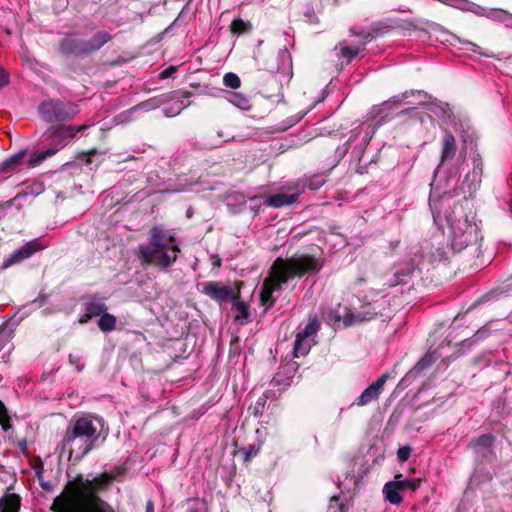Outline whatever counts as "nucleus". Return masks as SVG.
<instances>
[{"label": "nucleus", "mask_w": 512, "mask_h": 512, "mask_svg": "<svg viewBox=\"0 0 512 512\" xmlns=\"http://www.w3.org/2000/svg\"><path fill=\"white\" fill-rule=\"evenodd\" d=\"M89 124L83 125H52L47 131V138L51 143V147L40 152L33 153L28 160L29 167L41 165L46 159L55 155L59 150L64 148L75 136L87 130Z\"/></svg>", "instance_id": "20e7f679"}, {"label": "nucleus", "mask_w": 512, "mask_h": 512, "mask_svg": "<svg viewBox=\"0 0 512 512\" xmlns=\"http://www.w3.org/2000/svg\"><path fill=\"white\" fill-rule=\"evenodd\" d=\"M415 272V267L412 261H407L402 264L393 265L390 268V277L386 280L389 288L396 286H404L409 284Z\"/></svg>", "instance_id": "0eeeda50"}, {"label": "nucleus", "mask_w": 512, "mask_h": 512, "mask_svg": "<svg viewBox=\"0 0 512 512\" xmlns=\"http://www.w3.org/2000/svg\"><path fill=\"white\" fill-rule=\"evenodd\" d=\"M38 113L44 122L58 125L74 119L80 113V109L71 101L49 99L39 104Z\"/></svg>", "instance_id": "39448f33"}, {"label": "nucleus", "mask_w": 512, "mask_h": 512, "mask_svg": "<svg viewBox=\"0 0 512 512\" xmlns=\"http://www.w3.org/2000/svg\"><path fill=\"white\" fill-rule=\"evenodd\" d=\"M244 453V461L249 462L252 458L258 455L260 447L256 445H250L248 448L242 449Z\"/></svg>", "instance_id": "473e14b6"}, {"label": "nucleus", "mask_w": 512, "mask_h": 512, "mask_svg": "<svg viewBox=\"0 0 512 512\" xmlns=\"http://www.w3.org/2000/svg\"><path fill=\"white\" fill-rule=\"evenodd\" d=\"M17 445H18V448L19 450L23 453V454H27L28 453V443H27V440L26 439H21L17 442Z\"/></svg>", "instance_id": "37998d69"}, {"label": "nucleus", "mask_w": 512, "mask_h": 512, "mask_svg": "<svg viewBox=\"0 0 512 512\" xmlns=\"http://www.w3.org/2000/svg\"><path fill=\"white\" fill-rule=\"evenodd\" d=\"M96 154V149H91L90 151L83 153L81 159L85 162L87 166L92 164V157Z\"/></svg>", "instance_id": "ea45409f"}, {"label": "nucleus", "mask_w": 512, "mask_h": 512, "mask_svg": "<svg viewBox=\"0 0 512 512\" xmlns=\"http://www.w3.org/2000/svg\"><path fill=\"white\" fill-rule=\"evenodd\" d=\"M359 53L358 48H352L349 46H344L340 49V55L345 58L347 61H351L355 58Z\"/></svg>", "instance_id": "2f4dec72"}, {"label": "nucleus", "mask_w": 512, "mask_h": 512, "mask_svg": "<svg viewBox=\"0 0 512 512\" xmlns=\"http://www.w3.org/2000/svg\"><path fill=\"white\" fill-rule=\"evenodd\" d=\"M223 83L228 88L237 89L241 85V80L237 74L229 72L224 75Z\"/></svg>", "instance_id": "c756f323"}, {"label": "nucleus", "mask_w": 512, "mask_h": 512, "mask_svg": "<svg viewBox=\"0 0 512 512\" xmlns=\"http://www.w3.org/2000/svg\"><path fill=\"white\" fill-rule=\"evenodd\" d=\"M394 298V302H395V305L396 306H401L404 304L405 302V299H403V297H396V296H393Z\"/></svg>", "instance_id": "49530a36"}, {"label": "nucleus", "mask_w": 512, "mask_h": 512, "mask_svg": "<svg viewBox=\"0 0 512 512\" xmlns=\"http://www.w3.org/2000/svg\"><path fill=\"white\" fill-rule=\"evenodd\" d=\"M59 51L65 56L84 58L88 56L86 39L67 36L59 42Z\"/></svg>", "instance_id": "9d476101"}, {"label": "nucleus", "mask_w": 512, "mask_h": 512, "mask_svg": "<svg viewBox=\"0 0 512 512\" xmlns=\"http://www.w3.org/2000/svg\"><path fill=\"white\" fill-rule=\"evenodd\" d=\"M42 184L40 183H35V184H32L30 186H27L23 191L19 192L18 194H24L22 196V199L27 197L28 195H32V194H38L42 191Z\"/></svg>", "instance_id": "f704fd0d"}, {"label": "nucleus", "mask_w": 512, "mask_h": 512, "mask_svg": "<svg viewBox=\"0 0 512 512\" xmlns=\"http://www.w3.org/2000/svg\"><path fill=\"white\" fill-rule=\"evenodd\" d=\"M24 194H17L12 199L0 203V220L3 219L7 215V210L11 208L12 206H17V209L19 210L21 208V204L19 201L22 199V196Z\"/></svg>", "instance_id": "cd10ccee"}, {"label": "nucleus", "mask_w": 512, "mask_h": 512, "mask_svg": "<svg viewBox=\"0 0 512 512\" xmlns=\"http://www.w3.org/2000/svg\"><path fill=\"white\" fill-rule=\"evenodd\" d=\"M190 95H191V92H189V91L182 92L183 97H189Z\"/></svg>", "instance_id": "3c124183"}, {"label": "nucleus", "mask_w": 512, "mask_h": 512, "mask_svg": "<svg viewBox=\"0 0 512 512\" xmlns=\"http://www.w3.org/2000/svg\"><path fill=\"white\" fill-rule=\"evenodd\" d=\"M235 293L230 301L232 303V308L235 310L234 320L239 322L241 325L248 324L251 322V314L249 310V306L241 299V288L243 286L242 281H235Z\"/></svg>", "instance_id": "9b49d317"}, {"label": "nucleus", "mask_w": 512, "mask_h": 512, "mask_svg": "<svg viewBox=\"0 0 512 512\" xmlns=\"http://www.w3.org/2000/svg\"><path fill=\"white\" fill-rule=\"evenodd\" d=\"M116 323V317L106 311L100 316V319L98 320V327L102 332L108 333L115 330Z\"/></svg>", "instance_id": "5701e85b"}, {"label": "nucleus", "mask_w": 512, "mask_h": 512, "mask_svg": "<svg viewBox=\"0 0 512 512\" xmlns=\"http://www.w3.org/2000/svg\"><path fill=\"white\" fill-rule=\"evenodd\" d=\"M175 237L168 234L165 230L158 226L151 228L149 232V242L143 246H153L158 248L159 246L175 245Z\"/></svg>", "instance_id": "4468645a"}, {"label": "nucleus", "mask_w": 512, "mask_h": 512, "mask_svg": "<svg viewBox=\"0 0 512 512\" xmlns=\"http://www.w3.org/2000/svg\"><path fill=\"white\" fill-rule=\"evenodd\" d=\"M145 512H154V503L152 500H148L145 505Z\"/></svg>", "instance_id": "a18cd8bd"}, {"label": "nucleus", "mask_w": 512, "mask_h": 512, "mask_svg": "<svg viewBox=\"0 0 512 512\" xmlns=\"http://www.w3.org/2000/svg\"><path fill=\"white\" fill-rule=\"evenodd\" d=\"M9 84V73L0 66V90Z\"/></svg>", "instance_id": "4c0bfd02"}, {"label": "nucleus", "mask_w": 512, "mask_h": 512, "mask_svg": "<svg viewBox=\"0 0 512 512\" xmlns=\"http://www.w3.org/2000/svg\"><path fill=\"white\" fill-rule=\"evenodd\" d=\"M384 386V374H381L375 382L369 385L352 403V405L357 406H367L378 400L380 394L382 392V388Z\"/></svg>", "instance_id": "f8f14e48"}, {"label": "nucleus", "mask_w": 512, "mask_h": 512, "mask_svg": "<svg viewBox=\"0 0 512 512\" xmlns=\"http://www.w3.org/2000/svg\"><path fill=\"white\" fill-rule=\"evenodd\" d=\"M43 248L44 246L39 242L38 239L31 240L13 251L10 256L4 260L2 268L6 269L12 265L21 263Z\"/></svg>", "instance_id": "6e6552de"}, {"label": "nucleus", "mask_w": 512, "mask_h": 512, "mask_svg": "<svg viewBox=\"0 0 512 512\" xmlns=\"http://www.w3.org/2000/svg\"><path fill=\"white\" fill-rule=\"evenodd\" d=\"M310 350V345L306 339L303 337L296 336L294 348H293V356L298 358L300 356L306 355Z\"/></svg>", "instance_id": "a878e982"}, {"label": "nucleus", "mask_w": 512, "mask_h": 512, "mask_svg": "<svg viewBox=\"0 0 512 512\" xmlns=\"http://www.w3.org/2000/svg\"><path fill=\"white\" fill-rule=\"evenodd\" d=\"M84 310L87 311L90 316L98 317L107 311V306L101 302L96 300H90L83 304Z\"/></svg>", "instance_id": "b1692460"}, {"label": "nucleus", "mask_w": 512, "mask_h": 512, "mask_svg": "<svg viewBox=\"0 0 512 512\" xmlns=\"http://www.w3.org/2000/svg\"><path fill=\"white\" fill-rule=\"evenodd\" d=\"M496 437L492 433L482 434L476 438H472L468 443V448L473 449L477 454L484 455L485 450H491Z\"/></svg>", "instance_id": "f3484780"}, {"label": "nucleus", "mask_w": 512, "mask_h": 512, "mask_svg": "<svg viewBox=\"0 0 512 512\" xmlns=\"http://www.w3.org/2000/svg\"><path fill=\"white\" fill-rule=\"evenodd\" d=\"M401 483L403 484V488L404 490H411L413 492H415L419 487H420V483H421V480L420 479H402L401 478Z\"/></svg>", "instance_id": "72a5a7b5"}, {"label": "nucleus", "mask_w": 512, "mask_h": 512, "mask_svg": "<svg viewBox=\"0 0 512 512\" xmlns=\"http://www.w3.org/2000/svg\"><path fill=\"white\" fill-rule=\"evenodd\" d=\"M410 455H411V447L408 445L400 447L397 451V457L400 462L407 461L409 459Z\"/></svg>", "instance_id": "c9c22d12"}, {"label": "nucleus", "mask_w": 512, "mask_h": 512, "mask_svg": "<svg viewBox=\"0 0 512 512\" xmlns=\"http://www.w3.org/2000/svg\"><path fill=\"white\" fill-rule=\"evenodd\" d=\"M321 267L319 259L310 254H296L288 259L277 257L270 268L269 276L263 281L260 291L261 305L266 309L271 308L276 302L274 291L281 290L290 278L317 274Z\"/></svg>", "instance_id": "f03ea898"}, {"label": "nucleus", "mask_w": 512, "mask_h": 512, "mask_svg": "<svg viewBox=\"0 0 512 512\" xmlns=\"http://www.w3.org/2000/svg\"><path fill=\"white\" fill-rule=\"evenodd\" d=\"M457 152V142L453 134L446 130L442 138L440 164L452 160Z\"/></svg>", "instance_id": "dca6fc26"}, {"label": "nucleus", "mask_w": 512, "mask_h": 512, "mask_svg": "<svg viewBox=\"0 0 512 512\" xmlns=\"http://www.w3.org/2000/svg\"><path fill=\"white\" fill-rule=\"evenodd\" d=\"M68 359H69V363H71L73 365H76V368H77L78 371L82 370V367H80L78 365V363L80 361V356L74 355V354H70Z\"/></svg>", "instance_id": "79ce46f5"}, {"label": "nucleus", "mask_w": 512, "mask_h": 512, "mask_svg": "<svg viewBox=\"0 0 512 512\" xmlns=\"http://www.w3.org/2000/svg\"><path fill=\"white\" fill-rule=\"evenodd\" d=\"M27 155L28 151L26 149H22L17 153L8 156L0 163V172H13L18 170L19 167L24 164L26 165V168H30L28 165L29 158H27Z\"/></svg>", "instance_id": "ddd939ff"}, {"label": "nucleus", "mask_w": 512, "mask_h": 512, "mask_svg": "<svg viewBox=\"0 0 512 512\" xmlns=\"http://www.w3.org/2000/svg\"><path fill=\"white\" fill-rule=\"evenodd\" d=\"M180 248L178 245L139 246L138 258L143 265H153L160 270L169 269L177 260Z\"/></svg>", "instance_id": "423d86ee"}, {"label": "nucleus", "mask_w": 512, "mask_h": 512, "mask_svg": "<svg viewBox=\"0 0 512 512\" xmlns=\"http://www.w3.org/2000/svg\"><path fill=\"white\" fill-rule=\"evenodd\" d=\"M402 474H397L394 481L386 482V501L399 505L403 501L402 494L406 491L401 483Z\"/></svg>", "instance_id": "2eb2a0df"}, {"label": "nucleus", "mask_w": 512, "mask_h": 512, "mask_svg": "<svg viewBox=\"0 0 512 512\" xmlns=\"http://www.w3.org/2000/svg\"><path fill=\"white\" fill-rule=\"evenodd\" d=\"M404 324H405L404 321H400L399 323H397V327L394 329V333L397 332L398 327H400V326H402Z\"/></svg>", "instance_id": "8fccbe9b"}, {"label": "nucleus", "mask_w": 512, "mask_h": 512, "mask_svg": "<svg viewBox=\"0 0 512 512\" xmlns=\"http://www.w3.org/2000/svg\"><path fill=\"white\" fill-rule=\"evenodd\" d=\"M102 422L101 417L93 414L74 416L58 444L60 453L67 452L69 459L75 453L76 461L83 459L88 453L97 448L100 438L98 425L102 426Z\"/></svg>", "instance_id": "7ed1b4c3"}, {"label": "nucleus", "mask_w": 512, "mask_h": 512, "mask_svg": "<svg viewBox=\"0 0 512 512\" xmlns=\"http://www.w3.org/2000/svg\"><path fill=\"white\" fill-rule=\"evenodd\" d=\"M231 102L240 109L246 110L250 107V101L247 96L241 93H233Z\"/></svg>", "instance_id": "7c9ffc66"}, {"label": "nucleus", "mask_w": 512, "mask_h": 512, "mask_svg": "<svg viewBox=\"0 0 512 512\" xmlns=\"http://www.w3.org/2000/svg\"><path fill=\"white\" fill-rule=\"evenodd\" d=\"M92 318H93V317H92V316H90V314H89L87 311H85V312L80 316V318H79L78 322H79L80 324H86V323H87V322H89Z\"/></svg>", "instance_id": "c03bdc74"}, {"label": "nucleus", "mask_w": 512, "mask_h": 512, "mask_svg": "<svg viewBox=\"0 0 512 512\" xmlns=\"http://www.w3.org/2000/svg\"><path fill=\"white\" fill-rule=\"evenodd\" d=\"M332 314L335 322H340L342 319L344 327H350L357 322L363 321L360 314H354L350 311H347L343 317L338 313V311H335Z\"/></svg>", "instance_id": "393cba45"}, {"label": "nucleus", "mask_w": 512, "mask_h": 512, "mask_svg": "<svg viewBox=\"0 0 512 512\" xmlns=\"http://www.w3.org/2000/svg\"><path fill=\"white\" fill-rule=\"evenodd\" d=\"M214 265L217 266V267H220L221 266V260L220 259H217L215 262H214Z\"/></svg>", "instance_id": "603ef678"}, {"label": "nucleus", "mask_w": 512, "mask_h": 512, "mask_svg": "<svg viewBox=\"0 0 512 512\" xmlns=\"http://www.w3.org/2000/svg\"><path fill=\"white\" fill-rule=\"evenodd\" d=\"M473 172L479 176L483 173V160L480 155H476L473 158Z\"/></svg>", "instance_id": "e433bc0d"}, {"label": "nucleus", "mask_w": 512, "mask_h": 512, "mask_svg": "<svg viewBox=\"0 0 512 512\" xmlns=\"http://www.w3.org/2000/svg\"><path fill=\"white\" fill-rule=\"evenodd\" d=\"M113 39V35L107 31H97L90 39H86L88 56L96 53Z\"/></svg>", "instance_id": "a211bd4d"}, {"label": "nucleus", "mask_w": 512, "mask_h": 512, "mask_svg": "<svg viewBox=\"0 0 512 512\" xmlns=\"http://www.w3.org/2000/svg\"><path fill=\"white\" fill-rule=\"evenodd\" d=\"M22 499L19 494L5 492L0 497V512H20Z\"/></svg>", "instance_id": "6ab92c4d"}, {"label": "nucleus", "mask_w": 512, "mask_h": 512, "mask_svg": "<svg viewBox=\"0 0 512 512\" xmlns=\"http://www.w3.org/2000/svg\"><path fill=\"white\" fill-rule=\"evenodd\" d=\"M152 103H153V100H152V99H150V100H148V101H145V102L141 103L139 106H140L141 108H143V109H144V108H149V107H154V106L152 105Z\"/></svg>", "instance_id": "de8ad7c7"}, {"label": "nucleus", "mask_w": 512, "mask_h": 512, "mask_svg": "<svg viewBox=\"0 0 512 512\" xmlns=\"http://www.w3.org/2000/svg\"><path fill=\"white\" fill-rule=\"evenodd\" d=\"M297 198L298 194H288L281 192L270 195L266 200V204L271 207L280 208L293 204L296 202Z\"/></svg>", "instance_id": "412c9836"}, {"label": "nucleus", "mask_w": 512, "mask_h": 512, "mask_svg": "<svg viewBox=\"0 0 512 512\" xmlns=\"http://www.w3.org/2000/svg\"><path fill=\"white\" fill-rule=\"evenodd\" d=\"M127 468L124 465L113 467L110 472H102L92 479L83 474L68 481L60 495L51 506L53 512H116L115 509L99 495L110 490L118 477L124 476Z\"/></svg>", "instance_id": "f257e3e1"}, {"label": "nucleus", "mask_w": 512, "mask_h": 512, "mask_svg": "<svg viewBox=\"0 0 512 512\" xmlns=\"http://www.w3.org/2000/svg\"><path fill=\"white\" fill-rule=\"evenodd\" d=\"M202 293L216 301L220 305L231 301L235 293V287L223 285L219 281H209L203 284Z\"/></svg>", "instance_id": "1a4fd4ad"}, {"label": "nucleus", "mask_w": 512, "mask_h": 512, "mask_svg": "<svg viewBox=\"0 0 512 512\" xmlns=\"http://www.w3.org/2000/svg\"><path fill=\"white\" fill-rule=\"evenodd\" d=\"M266 401H267V396L265 394H262L261 396L258 397V399L255 401V403L253 405H250V407L248 408L249 412L254 417L262 416L264 413Z\"/></svg>", "instance_id": "bb28decb"}, {"label": "nucleus", "mask_w": 512, "mask_h": 512, "mask_svg": "<svg viewBox=\"0 0 512 512\" xmlns=\"http://www.w3.org/2000/svg\"><path fill=\"white\" fill-rule=\"evenodd\" d=\"M314 332H315V329H314L313 325H312V324H308V325H306V327L304 328L303 332H298V333L296 334V336L303 337V339H306V340H307V338H308L310 335H312Z\"/></svg>", "instance_id": "58836bf2"}, {"label": "nucleus", "mask_w": 512, "mask_h": 512, "mask_svg": "<svg viewBox=\"0 0 512 512\" xmlns=\"http://www.w3.org/2000/svg\"><path fill=\"white\" fill-rule=\"evenodd\" d=\"M252 31V23L242 18H235L230 24V32L233 35L241 36Z\"/></svg>", "instance_id": "4be33fe9"}, {"label": "nucleus", "mask_w": 512, "mask_h": 512, "mask_svg": "<svg viewBox=\"0 0 512 512\" xmlns=\"http://www.w3.org/2000/svg\"><path fill=\"white\" fill-rule=\"evenodd\" d=\"M2 381V376L0 375V382Z\"/></svg>", "instance_id": "5fc2aeb1"}, {"label": "nucleus", "mask_w": 512, "mask_h": 512, "mask_svg": "<svg viewBox=\"0 0 512 512\" xmlns=\"http://www.w3.org/2000/svg\"><path fill=\"white\" fill-rule=\"evenodd\" d=\"M439 358L436 351H428L410 370L408 376L412 377L429 369Z\"/></svg>", "instance_id": "aec40b11"}, {"label": "nucleus", "mask_w": 512, "mask_h": 512, "mask_svg": "<svg viewBox=\"0 0 512 512\" xmlns=\"http://www.w3.org/2000/svg\"><path fill=\"white\" fill-rule=\"evenodd\" d=\"M0 425L4 431L12 428L11 416L6 405L0 400Z\"/></svg>", "instance_id": "c85d7f7f"}, {"label": "nucleus", "mask_w": 512, "mask_h": 512, "mask_svg": "<svg viewBox=\"0 0 512 512\" xmlns=\"http://www.w3.org/2000/svg\"><path fill=\"white\" fill-rule=\"evenodd\" d=\"M176 71H177L176 66H169L168 68H166L165 70H163L160 73V78L165 79V78L171 77Z\"/></svg>", "instance_id": "a19ab883"}, {"label": "nucleus", "mask_w": 512, "mask_h": 512, "mask_svg": "<svg viewBox=\"0 0 512 512\" xmlns=\"http://www.w3.org/2000/svg\"><path fill=\"white\" fill-rule=\"evenodd\" d=\"M389 246H390V249L392 251H394L399 246V241H391Z\"/></svg>", "instance_id": "09e8293b"}, {"label": "nucleus", "mask_w": 512, "mask_h": 512, "mask_svg": "<svg viewBox=\"0 0 512 512\" xmlns=\"http://www.w3.org/2000/svg\"><path fill=\"white\" fill-rule=\"evenodd\" d=\"M188 512H198L196 509H190Z\"/></svg>", "instance_id": "864d4df0"}]
</instances>
